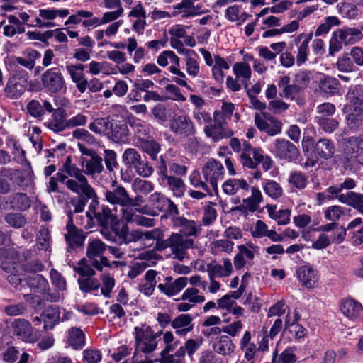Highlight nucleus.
I'll list each match as a JSON object with an SVG mask.
<instances>
[{
  "mask_svg": "<svg viewBox=\"0 0 363 363\" xmlns=\"http://www.w3.org/2000/svg\"><path fill=\"white\" fill-rule=\"evenodd\" d=\"M0 262L1 267L7 274V279L11 285L17 288L22 281L23 262L20 252L11 242L10 238L0 230Z\"/></svg>",
  "mask_w": 363,
  "mask_h": 363,
  "instance_id": "1",
  "label": "nucleus"
},
{
  "mask_svg": "<svg viewBox=\"0 0 363 363\" xmlns=\"http://www.w3.org/2000/svg\"><path fill=\"white\" fill-rule=\"evenodd\" d=\"M162 340L165 345L160 353V359L155 360L160 363H185V356L193 359L194 353L199 349L201 342L194 339H189L184 345L180 346L173 352L179 345V341L175 340L171 331H167L163 334Z\"/></svg>",
  "mask_w": 363,
  "mask_h": 363,
  "instance_id": "2",
  "label": "nucleus"
},
{
  "mask_svg": "<svg viewBox=\"0 0 363 363\" xmlns=\"http://www.w3.org/2000/svg\"><path fill=\"white\" fill-rule=\"evenodd\" d=\"M96 198H92L89 205L86 213V223L84 224V228L91 229L98 225L103 228V235L107 240H112L113 234L108 231L110 228H113L118 224V217L112 213L108 206L101 205Z\"/></svg>",
  "mask_w": 363,
  "mask_h": 363,
  "instance_id": "3",
  "label": "nucleus"
},
{
  "mask_svg": "<svg viewBox=\"0 0 363 363\" xmlns=\"http://www.w3.org/2000/svg\"><path fill=\"white\" fill-rule=\"evenodd\" d=\"M240 151L242 152L240 155V161L244 167L254 169L259 164H262V168L267 171L272 166L270 157L264 155L261 149L253 147L246 140L242 142Z\"/></svg>",
  "mask_w": 363,
  "mask_h": 363,
  "instance_id": "4",
  "label": "nucleus"
},
{
  "mask_svg": "<svg viewBox=\"0 0 363 363\" xmlns=\"http://www.w3.org/2000/svg\"><path fill=\"white\" fill-rule=\"evenodd\" d=\"M195 247L193 239L185 238L180 233H172L167 239L161 242L159 249L163 251L169 247L174 258L183 262L189 258L187 250Z\"/></svg>",
  "mask_w": 363,
  "mask_h": 363,
  "instance_id": "5",
  "label": "nucleus"
},
{
  "mask_svg": "<svg viewBox=\"0 0 363 363\" xmlns=\"http://www.w3.org/2000/svg\"><path fill=\"white\" fill-rule=\"evenodd\" d=\"M134 330L135 346L138 351L149 354L156 350L157 338L162 335V331L155 333L152 328L147 325L135 327Z\"/></svg>",
  "mask_w": 363,
  "mask_h": 363,
  "instance_id": "6",
  "label": "nucleus"
},
{
  "mask_svg": "<svg viewBox=\"0 0 363 363\" xmlns=\"http://www.w3.org/2000/svg\"><path fill=\"white\" fill-rule=\"evenodd\" d=\"M22 65L23 59L21 57H11L9 60L8 68L16 74L9 80L5 91L7 96L13 99L20 97L23 93L22 77L17 74Z\"/></svg>",
  "mask_w": 363,
  "mask_h": 363,
  "instance_id": "7",
  "label": "nucleus"
},
{
  "mask_svg": "<svg viewBox=\"0 0 363 363\" xmlns=\"http://www.w3.org/2000/svg\"><path fill=\"white\" fill-rule=\"evenodd\" d=\"M44 88L51 94L64 92L67 89L65 78L57 67L47 69L41 77Z\"/></svg>",
  "mask_w": 363,
  "mask_h": 363,
  "instance_id": "8",
  "label": "nucleus"
},
{
  "mask_svg": "<svg viewBox=\"0 0 363 363\" xmlns=\"http://www.w3.org/2000/svg\"><path fill=\"white\" fill-rule=\"evenodd\" d=\"M68 220L67 222L64 234L65 240L68 250L81 248L84 246L86 234L82 229L78 228L73 223V213L71 210L67 212Z\"/></svg>",
  "mask_w": 363,
  "mask_h": 363,
  "instance_id": "9",
  "label": "nucleus"
},
{
  "mask_svg": "<svg viewBox=\"0 0 363 363\" xmlns=\"http://www.w3.org/2000/svg\"><path fill=\"white\" fill-rule=\"evenodd\" d=\"M224 172L223 164L213 158L208 160L202 168L206 182H208L213 190L218 189V182L223 179Z\"/></svg>",
  "mask_w": 363,
  "mask_h": 363,
  "instance_id": "10",
  "label": "nucleus"
},
{
  "mask_svg": "<svg viewBox=\"0 0 363 363\" xmlns=\"http://www.w3.org/2000/svg\"><path fill=\"white\" fill-rule=\"evenodd\" d=\"M273 152L277 157L286 162L296 160L299 156V150L296 145L284 138L274 140Z\"/></svg>",
  "mask_w": 363,
  "mask_h": 363,
  "instance_id": "11",
  "label": "nucleus"
},
{
  "mask_svg": "<svg viewBox=\"0 0 363 363\" xmlns=\"http://www.w3.org/2000/svg\"><path fill=\"white\" fill-rule=\"evenodd\" d=\"M255 123L260 131L265 132L271 136L277 135L281 131V121L267 112L262 113V115L256 113Z\"/></svg>",
  "mask_w": 363,
  "mask_h": 363,
  "instance_id": "12",
  "label": "nucleus"
},
{
  "mask_svg": "<svg viewBox=\"0 0 363 363\" xmlns=\"http://www.w3.org/2000/svg\"><path fill=\"white\" fill-rule=\"evenodd\" d=\"M169 127L177 136L189 137L195 133L194 123L187 115L173 117L169 120Z\"/></svg>",
  "mask_w": 363,
  "mask_h": 363,
  "instance_id": "13",
  "label": "nucleus"
},
{
  "mask_svg": "<svg viewBox=\"0 0 363 363\" xmlns=\"http://www.w3.org/2000/svg\"><path fill=\"white\" fill-rule=\"evenodd\" d=\"M214 124H210L205 127L206 135L216 142L224 138H230L233 132L227 127V122L218 117V114H213Z\"/></svg>",
  "mask_w": 363,
  "mask_h": 363,
  "instance_id": "14",
  "label": "nucleus"
},
{
  "mask_svg": "<svg viewBox=\"0 0 363 363\" xmlns=\"http://www.w3.org/2000/svg\"><path fill=\"white\" fill-rule=\"evenodd\" d=\"M106 245L99 238L89 240L86 255L91 264L98 271H101V257H104L103 255L106 250Z\"/></svg>",
  "mask_w": 363,
  "mask_h": 363,
  "instance_id": "15",
  "label": "nucleus"
},
{
  "mask_svg": "<svg viewBox=\"0 0 363 363\" xmlns=\"http://www.w3.org/2000/svg\"><path fill=\"white\" fill-rule=\"evenodd\" d=\"M172 225L179 228V233L184 237H198L201 233V225L196 221L188 220L183 216H174L171 219Z\"/></svg>",
  "mask_w": 363,
  "mask_h": 363,
  "instance_id": "16",
  "label": "nucleus"
},
{
  "mask_svg": "<svg viewBox=\"0 0 363 363\" xmlns=\"http://www.w3.org/2000/svg\"><path fill=\"white\" fill-rule=\"evenodd\" d=\"M114 182L109 189L104 192L106 201L112 205H119L122 207L126 206V202L130 201V196L127 190L122 185L115 184Z\"/></svg>",
  "mask_w": 363,
  "mask_h": 363,
  "instance_id": "17",
  "label": "nucleus"
},
{
  "mask_svg": "<svg viewBox=\"0 0 363 363\" xmlns=\"http://www.w3.org/2000/svg\"><path fill=\"white\" fill-rule=\"evenodd\" d=\"M296 274L302 286L307 289H313L317 286L319 279L318 273L311 266H300L296 269Z\"/></svg>",
  "mask_w": 363,
  "mask_h": 363,
  "instance_id": "18",
  "label": "nucleus"
},
{
  "mask_svg": "<svg viewBox=\"0 0 363 363\" xmlns=\"http://www.w3.org/2000/svg\"><path fill=\"white\" fill-rule=\"evenodd\" d=\"M95 18L96 17L94 16L93 12L81 9L77 11L75 13L70 15L65 21V25H77L82 23L85 28H94L96 27V23H94Z\"/></svg>",
  "mask_w": 363,
  "mask_h": 363,
  "instance_id": "19",
  "label": "nucleus"
},
{
  "mask_svg": "<svg viewBox=\"0 0 363 363\" xmlns=\"http://www.w3.org/2000/svg\"><path fill=\"white\" fill-rule=\"evenodd\" d=\"M193 317L189 314H180L172 321V327L179 336H186L194 329Z\"/></svg>",
  "mask_w": 363,
  "mask_h": 363,
  "instance_id": "20",
  "label": "nucleus"
},
{
  "mask_svg": "<svg viewBox=\"0 0 363 363\" xmlns=\"http://www.w3.org/2000/svg\"><path fill=\"white\" fill-rule=\"evenodd\" d=\"M223 266L213 261L206 266V271L209 277H226L233 272V266L230 259L224 258Z\"/></svg>",
  "mask_w": 363,
  "mask_h": 363,
  "instance_id": "21",
  "label": "nucleus"
},
{
  "mask_svg": "<svg viewBox=\"0 0 363 363\" xmlns=\"http://www.w3.org/2000/svg\"><path fill=\"white\" fill-rule=\"evenodd\" d=\"M262 201V194L257 187L251 188V196L243 199L242 205L235 207V209L242 212H255L259 208V203Z\"/></svg>",
  "mask_w": 363,
  "mask_h": 363,
  "instance_id": "22",
  "label": "nucleus"
},
{
  "mask_svg": "<svg viewBox=\"0 0 363 363\" xmlns=\"http://www.w3.org/2000/svg\"><path fill=\"white\" fill-rule=\"evenodd\" d=\"M66 111L57 108L52 114V118L47 123V127L55 133H59L68 128Z\"/></svg>",
  "mask_w": 363,
  "mask_h": 363,
  "instance_id": "23",
  "label": "nucleus"
},
{
  "mask_svg": "<svg viewBox=\"0 0 363 363\" xmlns=\"http://www.w3.org/2000/svg\"><path fill=\"white\" fill-rule=\"evenodd\" d=\"M67 187L77 194L80 193L86 196V199H91L94 197H97L94 189L88 183L87 179H85V182H78V180L68 179L65 182Z\"/></svg>",
  "mask_w": 363,
  "mask_h": 363,
  "instance_id": "24",
  "label": "nucleus"
},
{
  "mask_svg": "<svg viewBox=\"0 0 363 363\" xmlns=\"http://www.w3.org/2000/svg\"><path fill=\"white\" fill-rule=\"evenodd\" d=\"M335 150V145L330 140L321 138L315 143L313 153L317 158L328 160L333 156Z\"/></svg>",
  "mask_w": 363,
  "mask_h": 363,
  "instance_id": "25",
  "label": "nucleus"
},
{
  "mask_svg": "<svg viewBox=\"0 0 363 363\" xmlns=\"http://www.w3.org/2000/svg\"><path fill=\"white\" fill-rule=\"evenodd\" d=\"M188 284V278L181 277L175 279L172 283L159 284L158 289L168 296H173L179 294Z\"/></svg>",
  "mask_w": 363,
  "mask_h": 363,
  "instance_id": "26",
  "label": "nucleus"
},
{
  "mask_svg": "<svg viewBox=\"0 0 363 363\" xmlns=\"http://www.w3.org/2000/svg\"><path fill=\"white\" fill-rule=\"evenodd\" d=\"M122 212V219L127 223L138 225L152 227L155 225V219L135 214L131 207H125Z\"/></svg>",
  "mask_w": 363,
  "mask_h": 363,
  "instance_id": "27",
  "label": "nucleus"
},
{
  "mask_svg": "<svg viewBox=\"0 0 363 363\" xmlns=\"http://www.w3.org/2000/svg\"><path fill=\"white\" fill-rule=\"evenodd\" d=\"M318 87L320 91L330 96H335L339 94L341 84L339 80L333 77L324 75L320 79L318 82Z\"/></svg>",
  "mask_w": 363,
  "mask_h": 363,
  "instance_id": "28",
  "label": "nucleus"
},
{
  "mask_svg": "<svg viewBox=\"0 0 363 363\" xmlns=\"http://www.w3.org/2000/svg\"><path fill=\"white\" fill-rule=\"evenodd\" d=\"M340 307L342 313L351 320L360 318L363 313L362 306L354 299L342 301Z\"/></svg>",
  "mask_w": 363,
  "mask_h": 363,
  "instance_id": "29",
  "label": "nucleus"
},
{
  "mask_svg": "<svg viewBox=\"0 0 363 363\" xmlns=\"http://www.w3.org/2000/svg\"><path fill=\"white\" fill-rule=\"evenodd\" d=\"M346 99L349 102V105L346 106L344 110L361 108L363 104V86L356 85L350 87L346 94Z\"/></svg>",
  "mask_w": 363,
  "mask_h": 363,
  "instance_id": "30",
  "label": "nucleus"
},
{
  "mask_svg": "<svg viewBox=\"0 0 363 363\" xmlns=\"http://www.w3.org/2000/svg\"><path fill=\"white\" fill-rule=\"evenodd\" d=\"M102 161V157L98 155V154L89 159L85 157L81 158L82 164L85 167L84 173L87 175L101 173L104 170Z\"/></svg>",
  "mask_w": 363,
  "mask_h": 363,
  "instance_id": "31",
  "label": "nucleus"
},
{
  "mask_svg": "<svg viewBox=\"0 0 363 363\" xmlns=\"http://www.w3.org/2000/svg\"><path fill=\"white\" fill-rule=\"evenodd\" d=\"M339 38L345 45H353L363 38L362 30L356 28H345L337 30Z\"/></svg>",
  "mask_w": 363,
  "mask_h": 363,
  "instance_id": "32",
  "label": "nucleus"
},
{
  "mask_svg": "<svg viewBox=\"0 0 363 363\" xmlns=\"http://www.w3.org/2000/svg\"><path fill=\"white\" fill-rule=\"evenodd\" d=\"M112 121L108 117L95 118L89 125V129L96 135L108 136L111 131Z\"/></svg>",
  "mask_w": 363,
  "mask_h": 363,
  "instance_id": "33",
  "label": "nucleus"
},
{
  "mask_svg": "<svg viewBox=\"0 0 363 363\" xmlns=\"http://www.w3.org/2000/svg\"><path fill=\"white\" fill-rule=\"evenodd\" d=\"M27 285L34 291L45 293L49 289L48 280L41 274H34L26 278Z\"/></svg>",
  "mask_w": 363,
  "mask_h": 363,
  "instance_id": "34",
  "label": "nucleus"
},
{
  "mask_svg": "<svg viewBox=\"0 0 363 363\" xmlns=\"http://www.w3.org/2000/svg\"><path fill=\"white\" fill-rule=\"evenodd\" d=\"M213 348L219 354L229 355L234 351L235 345L229 336L221 335L216 340Z\"/></svg>",
  "mask_w": 363,
  "mask_h": 363,
  "instance_id": "35",
  "label": "nucleus"
},
{
  "mask_svg": "<svg viewBox=\"0 0 363 363\" xmlns=\"http://www.w3.org/2000/svg\"><path fill=\"white\" fill-rule=\"evenodd\" d=\"M129 135V130L126 125H114L113 123H112L111 131L108 135L109 138L116 143H128Z\"/></svg>",
  "mask_w": 363,
  "mask_h": 363,
  "instance_id": "36",
  "label": "nucleus"
},
{
  "mask_svg": "<svg viewBox=\"0 0 363 363\" xmlns=\"http://www.w3.org/2000/svg\"><path fill=\"white\" fill-rule=\"evenodd\" d=\"M164 240V233L160 228L144 231L143 240L144 243L150 247L155 242L154 248L157 251H162V250L159 249V246Z\"/></svg>",
  "mask_w": 363,
  "mask_h": 363,
  "instance_id": "37",
  "label": "nucleus"
},
{
  "mask_svg": "<svg viewBox=\"0 0 363 363\" xmlns=\"http://www.w3.org/2000/svg\"><path fill=\"white\" fill-rule=\"evenodd\" d=\"M44 322V329H52L60 319V311L57 306H51L48 307L41 315Z\"/></svg>",
  "mask_w": 363,
  "mask_h": 363,
  "instance_id": "38",
  "label": "nucleus"
},
{
  "mask_svg": "<svg viewBox=\"0 0 363 363\" xmlns=\"http://www.w3.org/2000/svg\"><path fill=\"white\" fill-rule=\"evenodd\" d=\"M160 182L163 185L168 186L177 196H181L184 194L185 184L181 178L169 175Z\"/></svg>",
  "mask_w": 363,
  "mask_h": 363,
  "instance_id": "39",
  "label": "nucleus"
},
{
  "mask_svg": "<svg viewBox=\"0 0 363 363\" xmlns=\"http://www.w3.org/2000/svg\"><path fill=\"white\" fill-rule=\"evenodd\" d=\"M249 184L244 179H230L223 184V189L228 195L235 194L239 189L248 191Z\"/></svg>",
  "mask_w": 363,
  "mask_h": 363,
  "instance_id": "40",
  "label": "nucleus"
},
{
  "mask_svg": "<svg viewBox=\"0 0 363 363\" xmlns=\"http://www.w3.org/2000/svg\"><path fill=\"white\" fill-rule=\"evenodd\" d=\"M350 111L349 109L345 110ZM351 112L346 116V121L348 127L357 131L363 122V111L362 108H352Z\"/></svg>",
  "mask_w": 363,
  "mask_h": 363,
  "instance_id": "41",
  "label": "nucleus"
},
{
  "mask_svg": "<svg viewBox=\"0 0 363 363\" xmlns=\"http://www.w3.org/2000/svg\"><path fill=\"white\" fill-rule=\"evenodd\" d=\"M233 70L237 78H242V83L245 89H247V82L250 80L252 74L250 65L246 62H236L233 65Z\"/></svg>",
  "mask_w": 363,
  "mask_h": 363,
  "instance_id": "42",
  "label": "nucleus"
},
{
  "mask_svg": "<svg viewBox=\"0 0 363 363\" xmlns=\"http://www.w3.org/2000/svg\"><path fill=\"white\" fill-rule=\"evenodd\" d=\"M68 343L74 349L82 348L85 344L83 331L76 327L70 328L68 333Z\"/></svg>",
  "mask_w": 363,
  "mask_h": 363,
  "instance_id": "43",
  "label": "nucleus"
},
{
  "mask_svg": "<svg viewBox=\"0 0 363 363\" xmlns=\"http://www.w3.org/2000/svg\"><path fill=\"white\" fill-rule=\"evenodd\" d=\"M138 147L141 148L143 152L149 155L152 160H156L157 155L160 151V144L153 140L139 139Z\"/></svg>",
  "mask_w": 363,
  "mask_h": 363,
  "instance_id": "44",
  "label": "nucleus"
},
{
  "mask_svg": "<svg viewBox=\"0 0 363 363\" xmlns=\"http://www.w3.org/2000/svg\"><path fill=\"white\" fill-rule=\"evenodd\" d=\"M36 254V251L33 250L28 252V254L24 256V259L27 262L26 264H24V272L36 273L43 271L44 266L41 261L38 259H31L32 257H35Z\"/></svg>",
  "mask_w": 363,
  "mask_h": 363,
  "instance_id": "45",
  "label": "nucleus"
},
{
  "mask_svg": "<svg viewBox=\"0 0 363 363\" xmlns=\"http://www.w3.org/2000/svg\"><path fill=\"white\" fill-rule=\"evenodd\" d=\"M79 289L84 293H91L96 291L100 286L99 281L93 277H79L77 279Z\"/></svg>",
  "mask_w": 363,
  "mask_h": 363,
  "instance_id": "46",
  "label": "nucleus"
},
{
  "mask_svg": "<svg viewBox=\"0 0 363 363\" xmlns=\"http://www.w3.org/2000/svg\"><path fill=\"white\" fill-rule=\"evenodd\" d=\"M95 268L91 264L89 259H82L76 266L74 271L80 275V277H94L96 274Z\"/></svg>",
  "mask_w": 363,
  "mask_h": 363,
  "instance_id": "47",
  "label": "nucleus"
},
{
  "mask_svg": "<svg viewBox=\"0 0 363 363\" xmlns=\"http://www.w3.org/2000/svg\"><path fill=\"white\" fill-rule=\"evenodd\" d=\"M181 300L187 301L194 306L197 303H203L206 301L205 296L199 294V291L195 287L187 288L182 295Z\"/></svg>",
  "mask_w": 363,
  "mask_h": 363,
  "instance_id": "48",
  "label": "nucleus"
},
{
  "mask_svg": "<svg viewBox=\"0 0 363 363\" xmlns=\"http://www.w3.org/2000/svg\"><path fill=\"white\" fill-rule=\"evenodd\" d=\"M140 157V154L135 148H128L122 155V162L127 169H133Z\"/></svg>",
  "mask_w": 363,
  "mask_h": 363,
  "instance_id": "49",
  "label": "nucleus"
},
{
  "mask_svg": "<svg viewBox=\"0 0 363 363\" xmlns=\"http://www.w3.org/2000/svg\"><path fill=\"white\" fill-rule=\"evenodd\" d=\"M133 169H134L139 176L145 178L150 177L154 172V169L150 163L147 160L143 159L142 157L138 160Z\"/></svg>",
  "mask_w": 363,
  "mask_h": 363,
  "instance_id": "50",
  "label": "nucleus"
},
{
  "mask_svg": "<svg viewBox=\"0 0 363 363\" xmlns=\"http://www.w3.org/2000/svg\"><path fill=\"white\" fill-rule=\"evenodd\" d=\"M36 242L38 250L46 251L50 247V235L48 228L41 227L37 235Z\"/></svg>",
  "mask_w": 363,
  "mask_h": 363,
  "instance_id": "51",
  "label": "nucleus"
},
{
  "mask_svg": "<svg viewBox=\"0 0 363 363\" xmlns=\"http://www.w3.org/2000/svg\"><path fill=\"white\" fill-rule=\"evenodd\" d=\"M307 177L301 171H292L289 177V184L298 189H303L307 184Z\"/></svg>",
  "mask_w": 363,
  "mask_h": 363,
  "instance_id": "52",
  "label": "nucleus"
},
{
  "mask_svg": "<svg viewBox=\"0 0 363 363\" xmlns=\"http://www.w3.org/2000/svg\"><path fill=\"white\" fill-rule=\"evenodd\" d=\"M234 242L228 239H220L215 240L211 244V250L213 255H217L220 252L230 253L233 250Z\"/></svg>",
  "mask_w": 363,
  "mask_h": 363,
  "instance_id": "53",
  "label": "nucleus"
},
{
  "mask_svg": "<svg viewBox=\"0 0 363 363\" xmlns=\"http://www.w3.org/2000/svg\"><path fill=\"white\" fill-rule=\"evenodd\" d=\"M263 189L266 194L274 199L281 197L283 194L281 186L274 180H267L263 185Z\"/></svg>",
  "mask_w": 363,
  "mask_h": 363,
  "instance_id": "54",
  "label": "nucleus"
},
{
  "mask_svg": "<svg viewBox=\"0 0 363 363\" xmlns=\"http://www.w3.org/2000/svg\"><path fill=\"white\" fill-rule=\"evenodd\" d=\"M133 191L138 194H148L154 189L153 184L140 178H136L132 184Z\"/></svg>",
  "mask_w": 363,
  "mask_h": 363,
  "instance_id": "55",
  "label": "nucleus"
},
{
  "mask_svg": "<svg viewBox=\"0 0 363 363\" xmlns=\"http://www.w3.org/2000/svg\"><path fill=\"white\" fill-rule=\"evenodd\" d=\"M336 108L332 103L325 102L318 105L316 108L317 116L315 118H332Z\"/></svg>",
  "mask_w": 363,
  "mask_h": 363,
  "instance_id": "56",
  "label": "nucleus"
},
{
  "mask_svg": "<svg viewBox=\"0 0 363 363\" xmlns=\"http://www.w3.org/2000/svg\"><path fill=\"white\" fill-rule=\"evenodd\" d=\"M102 286L101 294L106 298H110L112 289L115 286V279L108 273H104L101 276Z\"/></svg>",
  "mask_w": 363,
  "mask_h": 363,
  "instance_id": "57",
  "label": "nucleus"
},
{
  "mask_svg": "<svg viewBox=\"0 0 363 363\" xmlns=\"http://www.w3.org/2000/svg\"><path fill=\"white\" fill-rule=\"evenodd\" d=\"M315 122L318 125L320 129L328 133H333L339 126V121L334 118H315Z\"/></svg>",
  "mask_w": 363,
  "mask_h": 363,
  "instance_id": "58",
  "label": "nucleus"
},
{
  "mask_svg": "<svg viewBox=\"0 0 363 363\" xmlns=\"http://www.w3.org/2000/svg\"><path fill=\"white\" fill-rule=\"evenodd\" d=\"M340 21L336 16H328L325 22L320 24L316 29L315 35L320 36L328 33L331 28L335 26H339Z\"/></svg>",
  "mask_w": 363,
  "mask_h": 363,
  "instance_id": "59",
  "label": "nucleus"
},
{
  "mask_svg": "<svg viewBox=\"0 0 363 363\" xmlns=\"http://www.w3.org/2000/svg\"><path fill=\"white\" fill-rule=\"evenodd\" d=\"M326 192L328 194V199H337L340 202L346 204V203L343 201L350 200V196L351 191H347L346 193H342L340 186H329L326 189Z\"/></svg>",
  "mask_w": 363,
  "mask_h": 363,
  "instance_id": "60",
  "label": "nucleus"
},
{
  "mask_svg": "<svg viewBox=\"0 0 363 363\" xmlns=\"http://www.w3.org/2000/svg\"><path fill=\"white\" fill-rule=\"evenodd\" d=\"M9 24L4 28V34L6 36L11 37L17 32L21 31V23L20 21L13 16H10L8 18Z\"/></svg>",
  "mask_w": 363,
  "mask_h": 363,
  "instance_id": "61",
  "label": "nucleus"
},
{
  "mask_svg": "<svg viewBox=\"0 0 363 363\" xmlns=\"http://www.w3.org/2000/svg\"><path fill=\"white\" fill-rule=\"evenodd\" d=\"M50 277L52 285H54L59 291H66V280L57 270L52 269L50 272Z\"/></svg>",
  "mask_w": 363,
  "mask_h": 363,
  "instance_id": "62",
  "label": "nucleus"
},
{
  "mask_svg": "<svg viewBox=\"0 0 363 363\" xmlns=\"http://www.w3.org/2000/svg\"><path fill=\"white\" fill-rule=\"evenodd\" d=\"M358 137H350L343 140L342 145L345 154L348 155H354L359 150Z\"/></svg>",
  "mask_w": 363,
  "mask_h": 363,
  "instance_id": "63",
  "label": "nucleus"
},
{
  "mask_svg": "<svg viewBox=\"0 0 363 363\" xmlns=\"http://www.w3.org/2000/svg\"><path fill=\"white\" fill-rule=\"evenodd\" d=\"M344 201L347 205L352 206L363 214V194L352 191L350 192V200L345 199Z\"/></svg>",
  "mask_w": 363,
  "mask_h": 363,
  "instance_id": "64",
  "label": "nucleus"
}]
</instances>
